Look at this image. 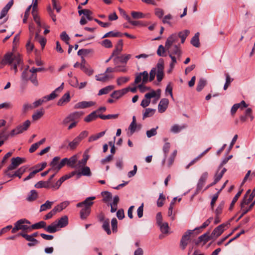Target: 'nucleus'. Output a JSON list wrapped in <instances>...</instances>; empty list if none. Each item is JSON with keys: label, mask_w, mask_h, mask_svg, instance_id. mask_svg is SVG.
Masks as SVG:
<instances>
[{"label": "nucleus", "mask_w": 255, "mask_h": 255, "mask_svg": "<svg viewBox=\"0 0 255 255\" xmlns=\"http://www.w3.org/2000/svg\"><path fill=\"white\" fill-rule=\"evenodd\" d=\"M101 195L103 197V201L104 203H107L112 200V195L108 191L102 192Z\"/></svg>", "instance_id": "38"}, {"label": "nucleus", "mask_w": 255, "mask_h": 255, "mask_svg": "<svg viewBox=\"0 0 255 255\" xmlns=\"http://www.w3.org/2000/svg\"><path fill=\"white\" fill-rule=\"evenodd\" d=\"M95 104V103H94L93 102H80V103H78V104H77L76 105H75V107L76 108H81V109H83V108H88V107H90L91 106H94Z\"/></svg>", "instance_id": "31"}, {"label": "nucleus", "mask_w": 255, "mask_h": 255, "mask_svg": "<svg viewBox=\"0 0 255 255\" xmlns=\"http://www.w3.org/2000/svg\"><path fill=\"white\" fill-rule=\"evenodd\" d=\"M206 84V81L204 79H201L198 83L196 88L197 91H201L205 87Z\"/></svg>", "instance_id": "61"}, {"label": "nucleus", "mask_w": 255, "mask_h": 255, "mask_svg": "<svg viewBox=\"0 0 255 255\" xmlns=\"http://www.w3.org/2000/svg\"><path fill=\"white\" fill-rule=\"evenodd\" d=\"M129 80V78L128 77H121L117 79V82L119 86H121L122 84L128 82Z\"/></svg>", "instance_id": "60"}, {"label": "nucleus", "mask_w": 255, "mask_h": 255, "mask_svg": "<svg viewBox=\"0 0 255 255\" xmlns=\"http://www.w3.org/2000/svg\"><path fill=\"white\" fill-rule=\"evenodd\" d=\"M13 1H9L8 3L3 8L0 12V19L4 17L7 13V12L13 5Z\"/></svg>", "instance_id": "26"}, {"label": "nucleus", "mask_w": 255, "mask_h": 255, "mask_svg": "<svg viewBox=\"0 0 255 255\" xmlns=\"http://www.w3.org/2000/svg\"><path fill=\"white\" fill-rule=\"evenodd\" d=\"M19 235L23 237L26 240L31 242L27 244L29 247L34 246L39 243V242L37 240L32 238L29 235L25 233H20Z\"/></svg>", "instance_id": "19"}, {"label": "nucleus", "mask_w": 255, "mask_h": 255, "mask_svg": "<svg viewBox=\"0 0 255 255\" xmlns=\"http://www.w3.org/2000/svg\"><path fill=\"white\" fill-rule=\"evenodd\" d=\"M128 92V89H123L122 90L115 91L111 95V96L117 99H119L123 95L126 94Z\"/></svg>", "instance_id": "20"}, {"label": "nucleus", "mask_w": 255, "mask_h": 255, "mask_svg": "<svg viewBox=\"0 0 255 255\" xmlns=\"http://www.w3.org/2000/svg\"><path fill=\"white\" fill-rule=\"evenodd\" d=\"M226 171L227 169L225 168H223L220 172H219V170L217 171L216 174L215 175V179L214 182L208 185L206 188V189L216 184L221 179Z\"/></svg>", "instance_id": "12"}, {"label": "nucleus", "mask_w": 255, "mask_h": 255, "mask_svg": "<svg viewBox=\"0 0 255 255\" xmlns=\"http://www.w3.org/2000/svg\"><path fill=\"white\" fill-rule=\"evenodd\" d=\"M53 202L47 201L44 204H42L40 206V212H43L51 208Z\"/></svg>", "instance_id": "49"}, {"label": "nucleus", "mask_w": 255, "mask_h": 255, "mask_svg": "<svg viewBox=\"0 0 255 255\" xmlns=\"http://www.w3.org/2000/svg\"><path fill=\"white\" fill-rule=\"evenodd\" d=\"M173 19V16L171 14H168L164 16L162 19V22L164 24H167L169 26L172 25L171 20Z\"/></svg>", "instance_id": "45"}, {"label": "nucleus", "mask_w": 255, "mask_h": 255, "mask_svg": "<svg viewBox=\"0 0 255 255\" xmlns=\"http://www.w3.org/2000/svg\"><path fill=\"white\" fill-rule=\"evenodd\" d=\"M35 187L37 188H50L51 184H50V181H40L38 182L35 185Z\"/></svg>", "instance_id": "34"}, {"label": "nucleus", "mask_w": 255, "mask_h": 255, "mask_svg": "<svg viewBox=\"0 0 255 255\" xmlns=\"http://www.w3.org/2000/svg\"><path fill=\"white\" fill-rule=\"evenodd\" d=\"M178 41V37L176 35V34H172L171 36H170L167 39L165 47L167 49L169 50L171 45L177 42Z\"/></svg>", "instance_id": "15"}, {"label": "nucleus", "mask_w": 255, "mask_h": 255, "mask_svg": "<svg viewBox=\"0 0 255 255\" xmlns=\"http://www.w3.org/2000/svg\"><path fill=\"white\" fill-rule=\"evenodd\" d=\"M157 74H156V78L158 82L161 81L163 77H164V63L163 61H159L157 65Z\"/></svg>", "instance_id": "11"}, {"label": "nucleus", "mask_w": 255, "mask_h": 255, "mask_svg": "<svg viewBox=\"0 0 255 255\" xmlns=\"http://www.w3.org/2000/svg\"><path fill=\"white\" fill-rule=\"evenodd\" d=\"M113 76L108 75L106 73L96 76V80L101 82H106L109 80L110 79H113Z\"/></svg>", "instance_id": "24"}, {"label": "nucleus", "mask_w": 255, "mask_h": 255, "mask_svg": "<svg viewBox=\"0 0 255 255\" xmlns=\"http://www.w3.org/2000/svg\"><path fill=\"white\" fill-rule=\"evenodd\" d=\"M115 88V87L113 85L108 86L104 88L101 89L98 93V95H102L104 94H107L112 90Z\"/></svg>", "instance_id": "40"}, {"label": "nucleus", "mask_w": 255, "mask_h": 255, "mask_svg": "<svg viewBox=\"0 0 255 255\" xmlns=\"http://www.w3.org/2000/svg\"><path fill=\"white\" fill-rule=\"evenodd\" d=\"M24 224H30V222L25 219L18 220L14 224V227L11 230V233L14 234L19 230L30 231V227Z\"/></svg>", "instance_id": "3"}, {"label": "nucleus", "mask_w": 255, "mask_h": 255, "mask_svg": "<svg viewBox=\"0 0 255 255\" xmlns=\"http://www.w3.org/2000/svg\"><path fill=\"white\" fill-rule=\"evenodd\" d=\"M58 229L66 227L68 224V218L67 216H64L58 220L55 221Z\"/></svg>", "instance_id": "17"}, {"label": "nucleus", "mask_w": 255, "mask_h": 255, "mask_svg": "<svg viewBox=\"0 0 255 255\" xmlns=\"http://www.w3.org/2000/svg\"><path fill=\"white\" fill-rule=\"evenodd\" d=\"M177 150H175L172 153L169 158L167 160L168 164L169 166H170L174 162L175 157L177 155Z\"/></svg>", "instance_id": "56"}, {"label": "nucleus", "mask_w": 255, "mask_h": 255, "mask_svg": "<svg viewBox=\"0 0 255 255\" xmlns=\"http://www.w3.org/2000/svg\"><path fill=\"white\" fill-rule=\"evenodd\" d=\"M70 100V96L69 92L65 93L62 97L60 98L58 102L57 105L59 106H62L65 105V103L69 102Z\"/></svg>", "instance_id": "22"}, {"label": "nucleus", "mask_w": 255, "mask_h": 255, "mask_svg": "<svg viewBox=\"0 0 255 255\" xmlns=\"http://www.w3.org/2000/svg\"><path fill=\"white\" fill-rule=\"evenodd\" d=\"M224 227L223 225H220L216 227L212 233L211 236L216 238L219 237L223 233Z\"/></svg>", "instance_id": "28"}, {"label": "nucleus", "mask_w": 255, "mask_h": 255, "mask_svg": "<svg viewBox=\"0 0 255 255\" xmlns=\"http://www.w3.org/2000/svg\"><path fill=\"white\" fill-rule=\"evenodd\" d=\"M186 127V125H183L179 126L178 125H174L170 129V131L173 133H178L181 131L182 129H184Z\"/></svg>", "instance_id": "39"}, {"label": "nucleus", "mask_w": 255, "mask_h": 255, "mask_svg": "<svg viewBox=\"0 0 255 255\" xmlns=\"http://www.w3.org/2000/svg\"><path fill=\"white\" fill-rule=\"evenodd\" d=\"M165 200V197L163 195V193L160 194L159 198L157 201V206L158 207H162L164 204Z\"/></svg>", "instance_id": "63"}, {"label": "nucleus", "mask_w": 255, "mask_h": 255, "mask_svg": "<svg viewBox=\"0 0 255 255\" xmlns=\"http://www.w3.org/2000/svg\"><path fill=\"white\" fill-rule=\"evenodd\" d=\"M101 44L103 47L107 48H110L113 47V44L111 41L108 39H105L101 41Z\"/></svg>", "instance_id": "59"}, {"label": "nucleus", "mask_w": 255, "mask_h": 255, "mask_svg": "<svg viewBox=\"0 0 255 255\" xmlns=\"http://www.w3.org/2000/svg\"><path fill=\"white\" fill-rule=\"evenodd\" d=\"M78 156L77 155H74L71 157L70 158H68V165L71 167H77V165H76V163L77 162Z\"/></svg>", "instance_id": "36"}, {"label": "nucleus", "mask_w": 255, "mask_h": 255, "mask_svg": "<svg viewBox=\"0 0 255 255\" xmlns=\"http://www.w3.org/2000/svg\"><path fill=\"white\" fill-rule=\"evenodd\" d=\"M131 57L130 54H124L120 56H117L114 58V61L119 60L122 63L127 64L128 61Z\"/></svg>", "instance_id": "27"}, {"label": "nucleus", "mask_w": 255, "mask_h": 255, "mask_svg": "<svg viewBox=\"0 0 255 255\" xmlns=\"http://www.w3.org/2000/svg\"><path fill=\"white\" fill-rule=\"evenodd\" d=\"M123 41L122 39H120L118 41L117 45H116L115 49L113 51L109 60L111 59L114 56H119L118 55L123 51Z\"/></svg>", "instance_id": "13"}, {"label": "nucleus", "mask_w": 255, "mask_h": 255, "mask_svg": "<svg viewBox=\"0 0 255 255\" xmlns=\"http://www.w3.org/2000/svg\"><path fill=\"white\" fill-rule=\"evenodd\" d=\"M63 85L64 84L62 83L60 87L56 88L49 95L45 97L44 98L46 99V101H47L55 99L58 96V94H57V93L61 92L62 90L63 89Z\"/></svg>", "instance_id": "16"}, {"label": "nucleus", "mask_w": 255, "mask_h": 255, "mask_svg": "<svg viewBox=\"0 0 255 255\" xmlns=\"http://www.w3.org/2000/svg\"><path fill=\"white\" fill-rule=\"evenodd\" d=\"M59 160L60 157L58 156L55 157L52 161L50 163L51 169L52 170L56 171V172H58V171L60 169H59Z\"/></svg>", "instance_id": "23"}, {"label": "nucleus", "mask_w": 255, "mask_h": 255, "mask_svg": "<svg viewBox=\"0 0 255 255\" xmlns=\"http://www.w3.org/2000/svg\"><path fill=\"white\" fill-rule=\"evenodd\" d=\"M131 15L134 19L142 18L145 17V15L144 13L139 11H132Z\"/></svg>", "instance_id": "53"}, {"label": "nucleus", "mask_w": 255, "mask_h": 255, "mask_svg": "<svg viewBox=\"0 0 255 255\" xmlns=\"http://www.w3.org/2000/svg\"><path fill=\"white\" fill-rule=\"evenodd\" d=\"M97 114V111L93 112L92 113H91L90 114L88 115L85 118L84 121L87 123H89L90 122L96 120L97 118L98 117Z\"/></svg>", "instance_id": "33"}, {"label": "nucleus", "mask_w": 255, "mask_h": 255, "mask_svg": "<svg viewBox=\"0 0 255 255\" xmlns=\"http://www.w3.org/2000/svg\"><path fill=\"white\" fill-rule=\"evenodd\" d=\"M199 241L196 243L197 244H199L200 242H204V244H206L207 242H208L210 240V237L209 236V233H206L199 237Z\"/></svg>", "instance_id": "50"}, {"label": "nucleus", "mask_w": 255, "mask_h": 255, "mask_svg": "<svg viewBox=\"0 0 255 255\" xmlns=\"http://www.w3.org/2000/svg\"><path fill=\"white\" fill-rule=\"evenodd\" d=\"M45 138H43L39 141L32 144L30 148L29 149V152L30 153L34 152L39 147V146L40 145L42 144L45 142Z\"/></svg>", "instance_id": "32"}, {"label": "nucleus", "mask_w": 255, "mask_h": 255, "mask_svg": "<svg viewBox=\"0 0 255 255\" xmlns=\"http://www.w3.org/2000/svg\"><path fill=\"white\" fill-rule=\"evenodd\" d=\"M148 74L147 71H143L136 76L134 84H137L142 81L143 84H145L148 81Z\"/></svg>", "instance_id": "10"}, {"label": "nucleus", "mask_w": 255, "mask_h": 255, "mask_svg": "<svg viewBox=\"0 0 255 255\" xmlns=\"http://www.w3.org/2000/svg\"><path fill=\"white\" fill-rule=\"evenodd\" d=\"M21 62V58L19 54L7 53L4 55L0 63V69L7 64L10 66V69L14 70V73H16L17 71V66L19 65Z\"/></svg>", "instance_id": "1"}, {"label": "nucleus", "mask_w": 255, "mask_h": 255, "mask_svg": "<svg viewBox=\"0 0 255 255\" xmlns=\"http://www.w3.org/2000/svg\"><path fill=\"white\" fill-rule=\"evenodd\" d=\"M209 149V148L206 149L204 152H203L202 153H201L199 156H198L197 157L194 158L192 161H191L190 162L188 167L192 165L195 162H196L198 160H199L200 159H201L208 151Z\"/></svg>", "instance_id": "58"}, {"label": "nucleus", "mask_w": 255, "mask_h": 255, "mask_svg": "<svg viewBox=\"0 0 255 255\" xmlns=\"http://www.w3.org/2000/svg\"><path fill=\"white\" fill-rule=\"evenodd\" d=\"M208 174L207 172H205L202 175L197 185L198 191L201 190L203 188L205 183V182L208 178Z\"/></svg>", "instance_id": "21"}, {"label": "nucleus", "mask_w": 255, "mask_h": 255, "mask_svg": "<svg viewBox=\"0 0 255 255\" xmlns=\"http://www.w3.org/2000/svg\"><path fill=\"white\" fill-rule=\"evenodd\" d=\"M40 30H39L38 31L36 32L35 38L40 43L42 49H43L46 43V39L44 37H39L38 33L40 32Z\"/></svg>", "instance_id": "41"}, {"label": "nucleus", "mask_w": 255, "mask_h": 255, "mask_svg": "<svg viewBox=\"0 0 255 255\" xmlns=\"http://www.w3.org/2000/svg\"><path fill=\"white\" fill-rule=\"evenodd\" d=\"M141 126L140 125H137L136 123V118L135 116L132 117V121L130 124L128 129L130 130L131 134H133L136 130V128L138 127V129L141 128Z\"/></svg>", "instance_id": "25"}, {"label": "nucleus", "mask_w": 255, "mask_h": 255, "mask_svg": "<svg viewBox=\"0 0 255 255\" xmlns=\"http://www.w3.org/2000/svg\"><path fill=\"white\" fill-rule=\"evenodd\" d=\"M46 225V223L45 222L41 221L38 223H36L30 226V231L31 230H36L39 229L41 228H43L45 229V226Z\"/></svg>", "instance_id": "35"}, {"label": "nucleus", "mask_w": 255, "mask_h": 255, "mask_svg": "<svg viewBox=\"0 0 255 255\" xmlns=\"http://www.w3.org/2000/svg\"><path fill=\"white\" fill-rule=\"evenodd\" d=\"M30 121L29 120H26L23 123L22 125H19L14 129H12L10 133V135L11 136H13L27 130V129L30 127Z\"/></svg>", "instance_id": "6"}, {"label": "nucleus", "mask_w": 255, "mask_h": 255, "mask_svg": "<svg viewBox=\"0 0 255 255\" xmlns=\"http://www.w3.org/2000/svg\"><path fill=\"white\" fill-rule=\"evenodd\" d=\"M80 173L84 176H90L91 174L90 169L88 166H84L83 167Z\"/></svg>", "instance_id": "64"}, {"label": "nucleus", "mask_w": 255, "mask_h": 255, "mask_svg": "<svg viewBox=\"0 0 255 255\" xmlns=\"http://www.w3.org/2000/svg\"><path fill=\"white\" fill-rule=\"evenodd\" d=\"M153 97H156V100H158L160 97V90H157L156 91L152 90L151 92L146 93L140 105L143 108L147 107L150 103V99Z\"/></svg>", "instance_id": "4"}, {"label": "nucleus", "mask_w": 255, "mask_h": 255, "mask_svg": "<svg viewBox=\"0 0 255 255\" xmlns=\"http://www.w3.org/2000/svg\"><path fill=\"white\" fill-rule=\"evenodd\" d=\"M250 203H248V202L245 201L243 199L242 200L240 204V212H241V214L238 219L239 220L241 219L246 214H247L249 211H250L251 210V209L250 208V206L249 207L247 206Z\"/></svg>", "instance_id": "14"}, {"label": "nucleus", "mask_w": 255, "mask_h": 255, "mask_svg": "<svg viewBox=\"0 0 255 255\" xmlns=\"http://www.w3.org/2000/svg\"><path fill=\"white\" fill-rule=\"evenodd\" d=\"M160 227L161 231L164 234L168 232L169 226L167 223H161L158 225Z\"/></svg>", "instance_id": "62"}, {"label": "nucleus", "mask_w": 255, "mask_h": 255, "mask_svg": "<svg viewBox=\"0 0 255 255\" xmlns=\"http://www.w3.org/2000/svg\"><path fill=\"white\" fill-rule=\"evenodd\" d=\"M21 77L23 80L26 81L30 80V81L35 86H37L38 84V82L37 80V74L36 73H33L31 69L29 71L27 70L23 71L22 73Z\"/></svg>", "instance_id": "5"}, {"label": "nucleus", "mask_w": 255, "mask_h": 255, "mask_svg": "<svg viewBox=\"0 0 255 255\" xmlns=\"http://www.w3.org/2000/svg\"><path fill=\"white\" fill-rule=\"evenodd\" d=\"M33 20L37 23V25L39 27H46V26L44 24L41 23L40 22V18L39 16L38 15V13H35V12H33L32 13Z\"/></svg>", "instance_id": "46"}, {"label": "nucleus", "mask_w": 255, "mask_h": 255, "mask_svg": "<svg viewBox=\"0 0 255 255\" xmlns=\"http://www.w3.org/2000/svg\"><path fill=\"white\" fill-rule=\"evenodd\" d=\"M243 189H241L240 191H239L237 193V194L235 195V196L234 197L233 200H232V202L230 205V206L229 207V210H232L233 209V208H234V206L235 204V203L237 202V201H238L239 198L240 197L242 192H243Z\"/></svg>", "instance_id": "51"}, {"label": "nucleus", "mask_w": 255, "mask_h": 255, "mask_svg": "<svg viewBox=\"0 0 255 255\" xmlns=\"http://www.w3.org/2000/svg\"><path fill=\"white\" fill-rule=\"evenodd\" d=\"M37 198V192L35 190H33L30 191V194L27 197L26 200L29 202H32L35 200Z\"/></svg>", "instance_id": "44"}, {"label": "nucleus", "mask_w": 255, "mask_h": 255, "mask_svg": "<svg viewBox=\"0 0 255 255\" xmlns=\"http://www.w3.org/2000/svg\"><path fill=\"white\" fill-rule=\"evenodd\" d=\"M45 230L49 233H54L59 230L55 221L48 226H45Z\"/></svg>", "instance_id": "29"}, {"label": "nucleus", "mask_w": 255, "mask_h": 255, "mask_svg": "<svg viewBox=\"0 0 255 255\" xmlns=\"http://www.w3.org/2000/svg\"><path fill=\"white\" fill-rule=\"evenodd\" d=\"M190 31L188 30H184L183 31H181L178 33V36L181 39V43H183L185 42V40L189 35Z\"/></svg>", "instance_id": "52"}, {"label": "nucleus", "mask_w": 255, "mask_h": 255, "mask_svg": "<svg viewBox=\"0 0 255 255\" xmlns=\"http://www.w3.org/2000/svg\"><path fill=\"white\" fill-rule=\"evenodd\" d=\"M169 50H170V54L177 55L178 58L180 57L181 55V51L179 46L174 45L172 47H171Z\"/></svg>", "instance_id": "30"}, {"label": "nucleus", "mask_w": 255, "mask_h": 255, "mask_svg": "<svg viewBox=\"0 0 255 255\" xmlns=\"http://www.w3.org/2000/svg\"><path fill=\"white\" fill-rule=\"evenodd\" d=\"M155 112V110L150 108L146 109L144 113L143 114V119H144L147 117L152 116Z\"/></svg>", "instance_id": "48"}, {"label": "nucleus", "mask_w": 255, "mask_h": 255, "mask_svg": "<svg viewBox=\"0 0 255 255\" xmlns=\"http://www.w3.org/2000/svg\"><path fill=\"white\" fill-rule=\"evenodd\" d=\"M80 142V141L76 137L72 141L69 142L68 145L71 149H74Z\"/></svg>", "instance_id": "57"}, {"label": "nucleus", "mask_w": 255, "mask_h": 255, "mask_svg": "<svg viewBox=\"0 0 255 255\" xmlns=\"http://www.w3.org/2000/svg\"><path fill=\"white\" fill-rule=\"evenodd\" d=\"M82 113L78 112L72 113L66 117L62 121V124L66 126L70 122H79Z\"/></svg>", "instance_id": "7"}, {"label": "nucleus", "mask_w": 255, "mask_h": 255, "mask_svg": "<svg viewBox=\"0 0 255 255\" xmlns=\"http://www.w3.org/2000/svg\"><path fill=\"white\" fill-rule=\"evenodd\" d=\"M226 83L224 86V90H226L230 86L231 82L234 80L228 73L226 74Z\"/></svg>", "instance_id": "55"}, {"label": "nucleus", "mask_w": 255, "mask_h": 255, "mask_svg": "<svg viewBox=\"0 0 255 255\" xmlns=\"http://www.w3.org/2000/svg\"><path fill=\"white\" fill-rule=\"evenodd\" d=\"M123 33L120 32H114V31H110L109 32L106 33L103 37V38H107V37H122Z\"/></svg>", "instance_id": "37"}, {"label": "nucleus", "mask_w": 255, "mask_h": 255, "mask_svg": "<svg viewBox=\"0 0 255 255\" xmlns=\"http://www.w3.org/2000/svg\"><path fill=\"white\" fill-rule=\"evenodd\" d=\"M168 104L169 101L167 99H161L158 106V112L160 113L164 112L168 107Z\"/></svg>", "instance_id": "18"}, {"label": "nucleus", "mask_w": 255, "mask_h": 255, "mask_svg": "<svg viewBox=\"0 0 255 255\" xmlns=\"http://www.w3.org/2000/svg\"><path fill=\"white\" fill-rule=\"evenodd\" d=\"M96 198L95 197H90L87 198L84 201L78 203L76 206L77 207H82L80 212V218L82 219H86L90 214L91 207L94 204L93 201Z\"/></svg>", "instance_id": "2"}, {"label": "nucleus", "mask_w": 255, "mask_h": 255, "mask_svg": "<svg viewBox=\"0 0 255 255\" xmlns=\"http://www.w3.org/2000/svg\"><path fill=\"white\" fill-rule=\"evenodd\" d=\"M193 230H188L182 236L180 243V246L182 250L185 249L186 246L191 240V236L193 234Z\"/></svg>", "instance_id": "8"}, {"label": "nucleus", "mask_w": 255, "mask_h": 255, "mask_svg": "<svg viewBox=\"0 0 255 255\" xmlns=\"http://www.w3.org/2000/svg\"><path fill=\"white\" fill-rule=\"evenodd\" d=\"M26 162L25 158L16 157L12 158L11 164L8 167V170H12L16 169L20 164Z\"/></svg>", "instance_id": "9"}, {"label": "nucleus", "mask_w": 255, "mask_h": 255, "mask_svg": "<svg viewBox=\"0 0 255 255\" xmlns=\"http://www.w3.org/2000/svg\"><path fill=\"white\" fill-rule=\"evenodd\" d=\"M44 114V111L43 109L37 111L33 114L32 116V120L34 121L38 120L43 116Z\"/></svg>", "instance_id": "43"}, {"label": "nucleus", "mask_w": 255, "mask_h": 255, "mask_svg": "<svg viewBox=\"0 0 255 255\" xmlns=\"http://www.w3.org/2000/svg\"><path fill=\"white\" fill-rule=\"evenodd\" d=\"M27 167L23 166L17 169L13 174L15 176H17L19 178L21 177L22 175L26 171Z\"/></svg>", "instance_id": "54"}, {"label": "nucleus", "mask_w": 255, "mask_h": 255, "mask_svg": "<svg viewBox=\"0 0 255 255\" xmlns=\"http://www.w3.org/2000/svg\"><path fill=\"white\" fill-rule=\"evenodd\" d=\"M102 228L106 232L108 235H110L111 234V231L110 228L109 219H107L104 221Z\"/></svg>", "instance_id": "47"}, {"label": "nucleus", "mask_w": 255, "mask_h": 255, "mask_svg": "<svg viewBox=\"0 0 255 255\" xmlns=\"http://www.w3.org/2000/svg\"><path fill=\"white\" fill-rule=\"evenodd\" d=\"M199 37V33L197 32L195 34L191 40V44L196 47H199L200 46Z\"/></svg>", "instance_id": "42"}]
</instances>
